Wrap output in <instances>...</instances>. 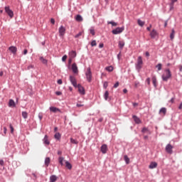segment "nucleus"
<instances>
[{
  "mask_svg": "<svg viewBox=\"0 0 182 182\" xmlns=\"http://www.w3.org/2000/svg\"><path fill=\"white\" fill-rule=\"evenodd\" d=\"M170 77H171V71H170V69H166L165 73L162 75V79L164 82H167Z\"/></svg>",
  "mask_w": 182,
  "mask_h": 182,
  "instance_id": "f257e3e1",
  "label": "nucleus"
},
{
  "mask_svg": "<svg viewBox=\"0 0 182 182\" xmlns=\"http://www.w3.org/2000/svg\"><path fill=\"white\" fill-rule=\"evenodd\" d=\"M85 76L87 82H92V70H90V68H87Z\"/></svg>",
  "mask_w": 182,
  "mask_h": 182,
  "instance_id": "f03ea898",
  "label": "nucleus"
},
{
  "mask_svg": "<svg viewBox=\"0 0 182 182\" xmlns=\"http://www.w3.org/2000/svg\"><path fill=\"white\" fill-rule=\"evenodd\" d=\"M124 31V27H118L114 30H112L113 35H119V33H122Z\"/></svg>",
  "mask_w": 182,
  "mask_h": 182,
  "instance_id": "7ed1b4c3",
  "label": "nucleus"
},
{
  "mask_svg": "<svg viewBox=\"0 0 182 182\" xmlns=\"http://www.w3.org/2000/svg\"><path fill=\"white\" fill-rule=\"evenodd\" d=\"M143 65V59L141 58V56L138 57L137 60V64H136V69L139 70V69H141V66Z\"/></svg>",
  "mask_w": 182,
  "mask_h": 182,
  "instance_id": "20e7f679",
  "label": "nucleus"
},
{
  "mask_svg": "<svg viewBox=\"0 0 182 182\" xmlns=\"http://www.w3.org/2000/svg\"><path fill=\"white\" fill-rule=\"evenodd\" d=\"M5 12L9 15L10 18H14V11L9 9V6L5 7Z\"/></svg>",
  "mask_w": 182,
  "mask_h": 182,
  "instance_id": "39448f33",
  "label": "nucleus"
},
{
  "mask_svg": "<svg viewBox=\"0 0 182 182\" xmlns=\"http://www.w3.org/2000/svg\"><path fill=\"white\" fill-rule=\"evenodd\" d=\"M58 32H59L60 36H65V33H66V28L63 27V26H61L59 28Z\"/></svg>",
  "mask_w": 182,
  "mask_h": 182,
  "instance_id": "423d86ee",
  "label": "nucleus"
},
{
  "mask_svg": "<svg viewBox=\"0 0 182 182\" xmlns=\"http://www.w3.org/2000/svg\"><path fill=\"white\" fill-rule=\"evenodd\" d=\"M70 80L74 87H77V82H76V78L72 75L70 76Z\"/></svg>",
  "mask_w": 182,
  "mask_h": 182,
  "instance_id": "0eeeda50",
  "label": "nucleus"
},
{
  "mask_svg": "<svg viewBox=\"0 0 182 182\" xmlns=\"http://www.w3.org/2000/svg\"><path fill=\"white\" fill-rule=\"evenodd\" d=\"M150 36L151 39H156V37L159 36V33H157V31L153 29L150 33Z\"/></svg>",
  "mask_w": 182,
  "mask_h": 182,
  "instance_id": "6e6552de",
  "label": "nucleus"
},
{
  "mask_svg": "<svg viewBox=\"0 0 182 182\" xmlns=\"http://www.w3.org/2000/svg\"><path fill=\"white\" fill-rule=\"evenodd\" d=\"M166 153L171 154V153H173V146H171V144H170L166 145Z\"/></svg>",
  "mask_w": 182,
  "mask_h": 182,
  "instance_id": "1a4fd4ad",
  "label": "nucleus"
},
{
  "mask_svg": "<svg viewBox=\"0 0 182 182\" xmlns=\"http://www.w3.org/2000/svg\"><path fill=\"white\" fill-rule=\"evenodd\" d=\"M72 70L73 73H79V70L77 69V65H76V63H74L72 65Z\"/></svg>",
  "mask_w": 182,
  "mask_h": 182,
  "instance_id": "9d476101",
  "label": "nucleus"
},
{
  "mask_svg": "<svg viewBox=\"0 0 182 182\" xmlns=\"http://www.w3.org/2000/svg\"><path fill=\"white\" fill-rule=\"evenodd\" d=\"M101 151L103 154H106V153H107V145L103 144L101 146Z\"/></svg>",
  "mask_w": 182,
  "mask_h": 182,
  "instance_id": "9b49d317",
  "label": "nucleus"
},
{
  "mask_svg": "<svg viewBox=\"0 0 182 182\" xmlns=\"http://www.w3.org/2000/svg\"><path fill=\"white\" fill-rule=\"evenodd\" d=\"M78 91L80 95H85V88L80 85H78Z\"/></svg>",
  "mask_w": 182,
  "mask_h": 182,
  "instance_id": "f8f14e48",
  "label": "nucleus"
},
{
  "mask_svg": "<svg viewBox=\"0 0 182 182\" xmlns=\"http://www.w3.org/2000/svg\"><path fill=\"white\" fill-rule=\"evenodd\" d=\"M50 112H53V113H58V112H60V109L55 107H50Z\"/></svg>",
  "mask_w": 182,
  "mask_h": 182,
  "instance_id": "ddd939ff",
  "label": "nucleus"
},
{
  "mask_svg": "<svg viewBox=\"0 0 182 182\" xmlns=\"http://www.w3.org/2000/svg\"><path fill=\"white\" fill-rule=\"evenodd\" d=\"M58 181V176L55 175H53L50 176V182H56Z\"/></svg>",
  "mask_w": 182,
  "mask_h": 182,
  "instance_id": "4468645a",
  "label": "nucleus"
},
{
  "mask_svg": "<svg viewBox=\"0 0 182 182\" xmlns=\"http://www.w3.org/2000/svg\"><path fill=\"white\" fill-rule=\"evenodd\" d=\"M43 143L44 144H47V146H49L50 142L49 141V139L48 137V135H46L43 139Z\"/></svg>",
  "mask_w": 182,
  "mask_h": 182,
  "instance_id": "2eb2a0df",
  "label": "nucleus"
},
{
  "mask_svg": "<svg viewBox=\"0 0 182 182\" xmlns=\"http://www.w3.org/2000/svg\"><path fill=\"white\" fill-rule=\"evenodd\" d=\"M9 50H10L11 53L15 54L16 53L17 48L15 46H11L9 48Z\"/></svg>",
  "mask_w": 182,
  "mask_h": 182,
  "instance_id": "dca6fc26",
  "label": "nucleus"
},
{
  "mask_svg": "<svg viewBox=\"0 0 182 182\" xmlns=\"http://www.w3.org/2000/svg\"><path fill=\"white\" fill-rule=\"evenodd\" d=\"M16 106L15 101H14V100H10L9 102V107H15Z\"/></svg>",
  "mask_w": 182,
  "mask_h": 182,
  "instance_id": "f3484780",
  "label": "nucleus"
},
{
  "mask_svg": "<svg viewBox=\"0 0 182 182\" xmlns=\"http://www.w3.org/2000/svg\"><path fill=\"white\" fill-rule=\"evenodd\" d=\"M133 119H134L135 123H136L137 124H140V123H141V121L140 120V118L137 117V116L134 115Z\"/></svg>",
  "mask_w": 182,
  "mask_h": 182,
  "instance_id": "a211bd4d",
  "label": "nucleus"
},
{
  "mask_svg": "<svg viewBox=\"0 0 182 182\" xmlns=\"http://www.w3.org/2000/svg\"><path fill=\"white\" fill-rule=\"evenodd\" d=\"M152 83L154 87H157V78L156 77V75L152 77Z\"/></svg>",
  "mask_w": 182,
  "mask_h": 182,
  "instance_id": "6ab92c4d",
  "label": "nucleus"
},
{
  "mask_svg": "<svg viewBox=\"0 0 182 182\" xmlns=\"http://www.w3.org/2000/svg\"><path fill=\"white\" fill-rule=\"evenodd\" d=\"M76 51L72 50L71 52L69 53V56L70 58L75 59V57L76 56Z\"/></svg>",
  "mask_w": 182,
  "mask_h": 182,
  "instance_id": "aec40b11",
  "label": "nucleus"
},
{
  "mask_svg": "<svg viewBox=\"0 0 182 182\" xmlns=\"http://www.w3.org/2000/svg\"><path fill=\"white\" fill-rule=\"evenodd\" d=\"M124 45H125L124 41H119L118 46L119 49L121 50L123 49V48H124Z\"/></svg>",
  "mask_w": 182,
  "mask_h": 182,
  "instance_id": "412c9836",
  "label": "nucleus"
},
{
  "mask_svg": "<svg viewBox=\"0 0 182 182\" xmlns=\"http://www.w3.org/2000/svg\"><path fill=\"white\" fill-rule=\"evenodd\" d=\"M75 20L77 21V22H82L83 21V18L82 17V16L78 14L76 16Z\"/></svg>",
  "mask_w": 182,
  "mask_h": 182,
  "instance_id": "4be33fe9",
  "label": "nucleus"
},
{
  "mask_svg": "<svg viewBox=\"0 0 182 182\" xmlns=\"http://www.w3.org/2000/svg\"><path fill=\"white\" fill-rule=\"evenodd\" d=\"M50 164V158L49 157L46 158V160H45L46 166L48 167Z\"/></svg>",
  "mask_w": 182,
  "mask_h": 182,
  "instance_id": "5701e85b",
  "label": "nucleus"
},
{
  "mask_svg": "<svg viewBox=\"0 0 182 182\" xmlns=\"http://www.w3.org/2000/svg\"><path fill=\"white\" fill-rule=\"evenodd\" d=\"M156 167H157V163L156 162H151L149 165V168L151 169L156 168Z\"/></svg>",
  "mask_w": 182,
  "mask_h": 182,
  "instance_id": "b1692460",
  "label": "nucleus"
},
{
  "mask_svg": "<svg viewBox=\"0 0 182 182\" xmlns=\"http://www.w3.org/2000/svg\"><path fill=\"white\" fill-rule=\"evenodd\" d=\"M40 60L43 65H48V60L45 59L43 57H40Z\"/></svg>",
  "mask_w": 182,
  "mask_h": 182,
  "instance_id": "393cba45",
  "label": "nucleus"
},
{
  "mask_svg": "<svg viewBox=\"0 0 182 182\" xmlns=\"http://www.w3.org/2000/svg\"><path fill=\"white\" fill-rule=\"evenodd\" d=\"M65 167H67V168L68 170H71L72 169V164H70V163H69V161H65Z\"/></svg>",
  "mask_w": 182,
  "mask_h": 182,
  "instance_id": "a878e982",
  "label": "nucleus"
},
{
  "mask_svg": "<svg viewBox=\"0 0 182 182\" xmlns=\"http://www.w3.org/2000/svg\"><path fill=\"white\" fill-rule=\"evenodd\" d=\"M124 159L125 163H127V164H129L130 163V159L129 158V156H127V155H125L124 156Z\"/></svg>",
  "mask_w": 182,
  "mask_h": 182,
  "instance_id": "bb28decb",
  "label": "nucleus"
},
{
  "mask_svg": "<svg viewBox=\"0 0 182 182\" xmlns=\"http://www.w3.org/2000/svg\"><path fill=\"white\" fill-rule=\"evenodd\" d=\"M174 35H176V31H174V29H172L171 33L170 35V38H171V41H173V39H174Z\"/></svg>",
  "mask_w": 182,
  "mask_h": 182,
  "instance_id": "cd10ccee",
  "label": "nucleus"
},
{
  "mask_svg": "<svg viewBox=\"0 0 182 182\" xmlns=\"http://www.w3.org/2000/svg\"><path fill=\"white\" fill-rule=\"evenodd\" d=\"M54 137L57 140H60V137H61L60 133H59V132L55 133V134L54 135Z\"/></svg>",
  "mask_w": 182,
  "mask_h": 182,
  "instance_id": "c85d7f7f",
  "label": "nucleus"
},
{
  "mask_svg": "<svg viewBox=\"0 0 182 182\" xmlns=\"http://www.w3.org/2000/svg\"><path fill=\"white\" fill-rule=\"evenodd\" d=\"M70 143H72V144H78L79 141L73 138H70Z\"/></svg>",
  "mask_w": 182,
  "mask_h": 182,
  "instance_id": "c756f323",
  "label": "nucleus"
},
{
  "mask_svg": "<svg viewBox=\"0 0 182 182\" xmlns=\"http://www.w3.org/2000/svg\"><path fill=\"white\" fill-rule=\"evenodd\" d=\"M76 106L77 107H83V106H85V104H83L82 101H78Z\"/></svg>",
  "mask_w": 182,
  "mask_h": 182,
  "instance_id": "7c9ffc66",
  "label": "nucleus"
},
{
  "mask_svg": "<svg viewBox=\"0 0 182 182\" xmlns=\"http://www.w3.org/2000/svg\"><path fill=\"white\" fill-rule=\"evenodd\" d=\"M167 112V109L163 107L159 110V113H163V114H166Z\"/></svg>",
  "mask_w": 182,
  "mask_h": 182,
  "instance_id": "2f4dec72",
  "label": "nucleus"
},
{
  "mask_svg": "<svg viewBox=\"0 0 182 182\" xmlns=\"http://www.w3.org/2000/svg\"><path fill=\"white\" fill-rule=\"evenodd\" d=\"M137 22H138V25H139V26H144V23H145L144 21L139 19Z\"/></svg>",
  "mask_w": 182,
  "mask_h": 182,
  "instance_id": "473e14b6",
  "label": "nucleus"
},
{
  "mask_svg": "<svg viewBox=\"0 0 182 182\" xmlns=\"http://www.w3.org/2000/svg\"><path fill=\"white\" fill-rule=\"evenodd\" d=\"M104 97L105 100H107V99H109V91H106L105 92Z\"/></svg>",
  "mask_w": 182,
  "mask_h": 182,
  "instance_id": "72a5a7b5",
  "label": "nucleus"
},
{
  "mask_svg": "<svg viewBox=\"0 0 182 182\" xmlns=\"http://www.w3.org/2000/svg\"><path fill=\"white\" fill-rule=\"evenodd\" d=\"M171 9H173L174 8V3L177 2L178 0H171Z\"/></svg>",
  "mask_w": 182,
  "mask_h": 182,
  "instance_id": "f704fd0d",
  "label": "nucleus"
},
{
  "mask_svg": "<svg viewBox=\"0 0 182 182\" xmlns=\"http://www.w3.org/2000/svg\"><path fill=\"white\" fill-rule=\"evenodd\" d=\"M105 70H107V72H113V67L112 66L106 67Z\"/></svg>",
  "mask_w": 182,
  "mask_h": 182,
  "instance_id": "c9c22d12",
  "label": "nucleus"
},
{
  "mask_svg": "<svg viewBox=\"0 0 182 182\" xmlns=\"http://www.w3.org/2000/svg\"><path fill=\"white\" fill-rule=\"evenodd\" d=\"M22 117H23V119H28V112H22Z\"/></svg>",
  "mask_w": 182,
  "mask_h": 182,
  "instance_id": "e433bc0d",
  "label": "nucleus"
},
{
  "mask_svg": "<svg viewBox=\"0 0 182 182\" xmlns=\"http://www.w3.org/2000/svg\"><path fill=\"white\" fill-rule=\"evenodd\" d=\"M108 23L109 25H112V26H117V23H116L114 21H109V22H108Z\"/></svg>",
  "mask_w": 182,
  "mask_h": 182,
  "instance_id": "4c0bfd02",
  "label": "nucleus"
},
{
  "mask_svg": "<svg viewBox=\"0 0 182 182\" xmlns=\"http://www.w3.org/2000/svg\"><path fill=\"white\" fill-rule=\"evenodd\" d=\"M63 160H65V159L63 157L59 158V163H60V164H61V166H63Z\"/></svg>",
  "mask_w": 182,
  "mask_h": 182,
  "instance_id": "58836bf2",
  "label": "nucleus"
},
{
  "mask_svg": "<svg viewBox=\"0 0 182 182\" xmlns=\"http://www.w3.org/2000/svg\"><path fill=\"white\" fill-rule=\"evenodd\" d=\"M163 65H161V63H159L156 66V68H157V69H158V70H161V67H162Z\"/></svg>",
  "mask_w": 182,
  "mask_h": 182,
  "instance_id": "ea45409f",
  "label": "nucleus"
},
{
  "mask_svg": "<svg viewBox=\"0 0 182 182\" xmlns=\"http://www.w3.org/2000/svg\"><path fill=\"white\" fill-rule=\"evenodd\" d=\"M82 34H83V32L80 31L79 33L75 36V38H77L80 36H82Z\"/></svg>",
  "mask_w": 182,
  "mask_h": 182,
  "instance_id": "a19ab883",
  "label": "nucleus"
},
{
  "mask_svg": "<svg viewBox=\"0 0 182 182\" xmlns=\"http://www.w3.org/2000/svg\"><path fill=\"white\" fill-rule=\"evenodd\" d=\"M90 32L91 35H92V36H95V29L94 28L90 29Z\"/></svg>",
  "mask_w": 182,
  "mask_h": 182,
  "instance_id": "79ce46f5",
  "label": "nucleus"
},
{
  "mask_svg": "<svg viewBox=\"0 0 182 182\" xmlns=\"http://www.w3.org/2000/svg\"><path fill=\"white\" fill-rule=\"evenodd\" d=\"M103 86L105 89H107V87L109 86V83L107 82H105Z\"/></svg>",
  "mask_w": 182,
  "mask_h": 182,
  "instance_id": "37998d69",
  "label": "nucleus"
},
{
  "mask_svg": "<svg viewBox=\"0 0 182 182\" xmlns=\"http://www.w3.org/2000/svg\"><path fill=\"white\" fill-rule=\"evenodd\" d=\"M97 45V43H96V41L95 40L92 41L91 46H96Z\"/></svg>",
  "mask_w": 182,
  "mask_h": 182,
  "instance_id": "c03bdc74",
  "label": "nucleus"
},
{
  "mask_svg": "<svg viewBox=\"0 0 182 182\" xmlns=\"http://www.w3.org/2000/svg\"><path fill=\"white\" fill-rule=\"evenodd\" d=\"M68 59V55H65L62 58L63 62H65Z\"/></svg>",
  "mask_w": 182,
  "mask_h": 182,
  "instance_id": "a18cd8bd",
  "label": "nucleus"
},
{
  "mask_svg": "<svg viewBox=\"0 0 182 182\" xmlns=\"http://www.w3.org/2000/svg\"><path fill=\"white\" fill-rule=\"evenodd\" d=\"M142 133H146V132H149V129L146 127L143 128L141 130Z\"/></svg>",
  "mask_w": 182,
  "mask_h": 182,
  "instance_id": "49530a36",
  "label": "nucleus"
},
{
  "mask_svg": "<svg viewBox=\"0 0 182 182\" xmlns=\"http://www.w3.org/2000/svg\"><path fill=\"white\" fill-rule=\"evenodd\" d=\"M55 95H57V96H60L62 95V92L57 91V92H55Z\"/></svg>",
  "mask_w": 182,
  "mask_h": 182,
  "instance_id": "de8ad7c7",
  "label": "nucleus"
},
{
  "mask_svg": "<svg viewBox=\"0 0 182 182\" xmlns=\"http://www.w3.org/2000/svg\"><path fill=\"white\" fill-rule=\"evenodd\" d=\"M11 133H14V127L12 124H10Z\"/></svg>",
  "mask_w": 182,
  "mask_h": 182,
  "instance_id": "09e8293b",
  "label": "nucleus"
},
{
  "mask_svg": "<svg viewBox=\"0 0 182 182\" xmlns=\"http://www.w3.org/2000/svg\"><path fill=\"white\" fill-rule=\"evenodd\" d=\"M114 87L116 89L117 87H119V82H116L114 85Z\"/></svg>",
  "mask_w": 182,
  "mask_h": 182,
  "instance_id": "8fccbe9b",
  "label": "nucleus"
},
{
  "mask_svg": "<svg viewBox=\"0 0 182 182\" xmlns=\"http://www.w3.org/2000/svg\"><path fill=\"white\" fill-rule=\"evenodd\" d=\"M57 83H58V85H62V83H63L62 80H61V79L58 80L57 81Z\"/></svg>",
  "mask_w": 182,
  "mask_h": 182,
  "instance_id": "3c124183",
  "label": "nucleus"
},
{
  "mask_svg": "<svg viewBox=\"0 0 182 182\" xmlns=\"http://www.w3.org/2000/svg\"><path fill=\"white\" fill-rule=\"evenodd\" d=\"M146 82L147 85H150V78H147L146 80Z\"/></svg>",
  "mask_w": 182,
  "mask_h": 182,
  "instance_id": "603ef678",
  "label": "nucleus"
},
{
  "mask_svg": "<svg viewBox=\"0 0 182 182\" xmlns=\"http://www.w3.org/2000/svg\"><path fill=\"white\" fill-rule=\"evenodd\" d=\"M73 60V58H71L70 57V58H69V60H68V63H69V65H70V63H72V61Z\"/></svg>",
  "mask_w": 182,
  "mask_h": 182,
  "instance_id": "864d4df0",
  "label": "nucleus"
},
{
  "mask_svg": "<svg viewBox=\"0 0 182 182\" xmlns=\"http://www.w3.org/2000/svg\"><path fill=\"white\" fill-rule=\"evenodd\" d=\"M30 69H33V65H30L28 66V70H29Z\"/></svg>",
  "mask_w": 182,
  "mask_h": 182,
  "instance_id": "5fc2aeb1",
  "label": "nucleus"
},
{
  "mask_svg": "<svg viewBox=\"0 0 182 182\" xmlns=\"http://www.w3.org/2000/svg\"><path fill=\"white\" fill-rule=\"evenodd\" d=\"M117 58L119 60H120V58H122V52H120L118 55H117Z\"/></svg>",
  "mask_w": 182,
  "mask_h": 182,
  "instance_id": "6e6d98bb",
  "label": "nucleus"
},
{
  "mask_svg": "<svg viewBox=\"0 0 182 182\" xmlns=\"http://www.w3.org/2000/svg\"><path fill=\"white\" fill-rule=\"evenodd\" d=\"M50 23L53 24V25H55V20L53 18H51L50 19Z\"/></svg>",
  "mask_w": 182,
  "mask_h": 182,
  "instance_id": "4d7b16f0",
  "label": "nucleus"
},
{
  "mask_svg": "<svg viewBox=\"0 0 182 182\" xmlns=\"http://www.w3.org/2000/svg\"><path fill=\"white\" fill-rule=\"evenodd\" d=\"M6 132H7L6 127H4V134H6Z\"/></svg>",
  "mask_w": 182,
  "mask_h": 182,
  "instance_id": "13d9d810",
  "label": "nucleus"
},
{
  "mask_svg": "<svg viewBox=\"0 0 182 182\" xmlns=\"http://www.w3.org/2000/svg\"><path fill=\"white\" fill-rule=\"evenodd\" d=\"M0 166H4V160L0 159Z\"/></svg>",
  "mask_w": 182,
  "mask_h": 182,
  "instance_id": "bf43d9fd",
  "label": "nucleus"
},
{
  "mask_svg": "<svg viewBox=\"0 0 182 182\" xmlns=\"http://www.w3.org/2000/svg\"><path fill=\"white\" fill-rule=\"evenodd\" d=\"M133 106H134V107H136V106H139V104L136 103V102H134Z\"/></svg>",
  "mask_w": 182,
  "mask_h": 182,
  "instance_id": "052dcab7",
  "label": "nucleus"
},
{
  "mask_svg": "<svg viewBox=\"0 0 182 182\" xmlns=\"http://www.w3.org/2000/svg\"><path fill=\"white\" fill-rule=\"evenodd\" d=\"M178 69H179L180 72H182V65H178Z\"/></svg>",
  "mask_w": 182,
  "mask_h": 182,
  "instance_id": "680f3d73",
  "label": "nucleus"
},
{
  "mask_svg": "<svg viewBox=\"0 0 182 182\" xmlns=\"http://www.w3.org/2000/svg\"><path fill=\"white\" fill-rule=\"evenodd\" d=\"M28 53V50L27 49H25L23 50V55H26Z\"/></svg>",
  "mask_w": 182,
  "mask_h": 182,
  "instance_id": "e2e57ef3",
  "label": "nucleus"
},
{
  "mask_svg": "<svg viewBox=\"0 0 182 182\" xmlns=\"http://www.w3.org/2000/svg\"><path fill=\"white\" fill-rule=\"evenodd\" d=\"M103 46H105V45L103 43H100L99 45V48H103Z\"/></svg>",
  "mask_w": 182,
  "mask_h": 182,
  "instance_id": "0e129e2a",
  "label": "nucleus"
},
{
  "mask_svg": "<svg viewBox=\"0 0 182 182\" xmlns=\"http://www.w3.org/2000/svg\"><path fill=\"white\" fill-rule=\"evenodd\" d=\"M98 122H100V123H102V122H103V118H100L98 119Z\"/></svg>",
  "mask_w": 182,
  "mask_h": 182,
  "instance_id": "69168bd1",
  "label": "nucleus"
},
{
  "mask_svg": "<svg viewBox=\"0 0 182 182\" xmlns=\"http://www.w3.org/2000/svg\"><path fill=\"white\" fill-rule=\"evenodd\" d=\"M178 109H179L180 110H181V109H182V102L180 104V105H179V107H178Z\"/></svg>",
  "mask_w": 182,
  "mask_h": 182,
  "instance_id": "338daca9",
  "label": "nucleus"
},
{
  "mask_svg": "<svg viewBox=\"0 0 182 182\" xmlns=\"http://www.w3.org/2000/svg\"><path fill=\"white\" fill-rule=\"evenodd\" d=\"M170 102H171V103H174V98H171Z\"/></svg>",
  "mask_w": 182,
  "mask_h": 182,
  "instance_id": "774afa93",
  "label": "nucleus"
}]
</instances>
